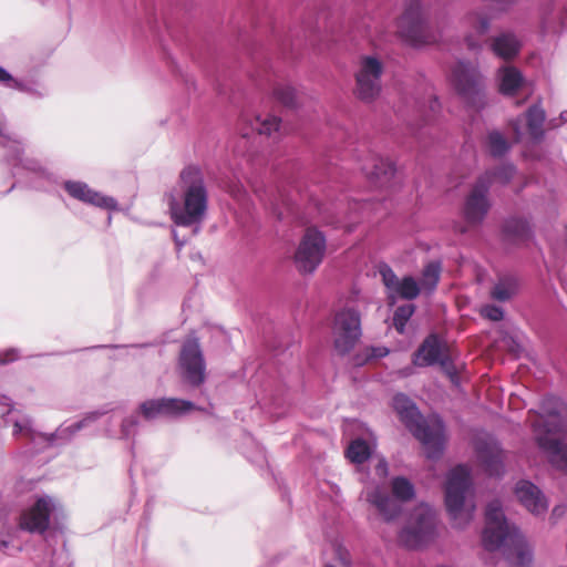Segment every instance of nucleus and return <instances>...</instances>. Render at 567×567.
<instances>
[{
    "instance_id": "7ed1b4c3",
    "label": "nucleus",
    "mask_w": 567,
    "mask_h": 567,
    "mask_svg": "<svg viewBox=\"0 0 567 567\" xmlns=\"http://www.w3.org/2000/svg\"><path fill=\"white\" fill-rule=\"evenodd\" d=\"M168 207L177 226L202 224L208 207V192L199 167L189 165L181 172L177 194L169 195Z\"/></svg>"
},
{
    "instance_id": "423d86ee",
    "label": "nucleus",
    "mask_w": 567,
    "mask_h": 567,
    "mask_svg": "<svg viewBox=\"0 0 567 567\" xmlns=\"http://www.w3.org/2000/svg\"><path fill=\"white\" fill-rule=\"evenodd\" d=\"M103 413L91 412L82 420L72 424H62L52 434L37 432L32 426V421L28 416H22L13 423L12 434L16 439H25L34 447L40 449L42 445H55L69 441L72 435L94 423Z\"/></svg>"
},
{
    "instance_id": "4d7b16f0",
    "label": "nucleus",
    "mask_w": 567,
    "mask_h": 567,
    "mask_svg": "<svg viewBox=\"0 0 567 567\" xmlns=\"http://www.w3.org/2000/svg\"><path fill=\"white\" fill-rule=\"evenodd\" d=\"M457 231L461 233V234H465L467 231V229H466L465 226H458L457 227Z\"/></svg>"
},
{
    "instance_id": "de8ad7c7",
    "label": "nucleus",
    "mask_w": 567,
    "mask_h": 567,
    "mask_svg": "<svg viewBox=\"0 0 567 567\" xmlns=\"http://www.w3.org/2000/svg\"><path fill=\"white\" fill-rule=\"evenodd\" d=\"M566 513V506L565 505H557L551 511V519L557 520Z\"/></svg>"
},
{
    "instance_id": "72a5a7b5",
    "label": "nucleus",
    "mask_w": 567,
    "mask_h": 567,
    "mask_svg": "<svg viewBox=\"0 0 567 567\" xmlns=\"http://www.w3.org/2000/svg\"><path fill=\"white\" fill-rule=\"evenodd\" d=\"M441 276V265L437 261L429 262L423 271L421 285L429 293L433 292L439 284Z\"/></svg>"
},
{
    "instance_id": "c756f323",
    "label": "nucleus",
    "mask_w": 567,
    "mask_h": 567,
    "mask_svg": "<svg viewBox=\"0 0 567 567\" xmlns=\"http://www.w3.org/2000/svg\"><path fill=\"white\" fill-rule=\"evenodd\" d=\"M420 295V286L411 276H405L399 280L395 288L389 295V299L394 300L396 297L405 300H413Z\"/></svg>"
},
{
    "instance_id": "3c124183",
    "label": "nucleus",
    "mask_w": 567,
    "mask_h": 567,
    "mask_svg": "<svg viewBox=\"0 0 567 567\" xmlns=\"http://www.w3.org/2000/svg\"><path fill=\"white\" fill-rule=\"evenodd\" d=\"M439 109H440V103H439V101H437L435 97H433V99L431 100V102H430V110H431L433 113H435Z\"/></svg>"
},
{
    "instance_id": "4be33fe9",
    "label": "nucleus",
    "mask_w": 567,
    "mask_h": 567,
    "mask_svg": "<svg viewBox=\"0 0 567 567\" xmlns=\"http://www.w3.org/2000/svg\"><path fill=\"white\" fill-rule=\"evenodd\" d=\"M445 353V344L436 334L432 333L424 339L413 354L412 362L416 367H432L437 364Z\"/></svg>"
},
{
    "instance_id": "37998d69",
    "label": "nucleus",
    "mask_w": 567,
    "mask_h": 567,
    "mask_svg": "<svg viewBox=\"0 0 567 567\" xmlns=\"http://www.w3.org/2000/svg\"><path fill=\"white\" fill-rule=\"evenodd\" d=\"M437 364L441 365L442 370L450 377L451 380L456 378V368L454 367L447 353L442 357Z\"/></svg>"
},
{
    "instance_id": "1a4fd4ad",
    "label": "nucleus",
    "mask_w": 567,
    "mask_h": 567,
    "mask_svg": "<svg viewBox=\"0 0 567 567\" xmlns=\"http://www.w3.org/2000/svg\"><path fill=\"white\" fill-rule=\"evenodd\" d=\"M435 525L434 511L422 504L412 513L410 522L399 535V540L408 548H421L433 539Z\"/></svg>"
},
{
    "instance_id": "49530a36",
    "label": "nucleus",
    "mask_w": 567,
    "mask_h": 567,
    "mask_svg": "<svg viewBox=\"0 0 567 567\" xmlns=\"http://www.w3.org/2000/svg\"><path fill=\"white\" fill-rule=\"evenodd\" d=\"M375 474L383 478L388 475V463L384 458H380L378 464L375 465Z\"/></svg>"
},
{
    "instance_id": "09e8293b",
    "label": "nucleus",
    "mask_w": 567,
    "mask_h": 567,
    "mask_svg": "<svg viewBox=\"0 0 567 567\" xmlns=\"http://www.w3.org/2000/svg\"><path fill=\"white\" fill-rule=\"evenodd\" d=\"M520 123L522 121L519 118H517L515 122H513L512 126H513V130L515 131L516 133V140H519L520 136H522V133H520Z\"/></svg>"
},
{
    "instance_id": "f704fd0d",
    "label": "nucleus",
    "mask_w": 567,
    "mask_h": 567,
    "mask_svg": "<svg viewBox=\"0 0 567 567\" xmlns=\"http://www.w3.org/2000/svg\"><path fill=\"white\" fill-rule=\"evenodd\" d=\"M487 148L492 156L501 157L509 150V144L505 136L498 131H492L487 135Z\"/></svg>"
},
{
    "instance_id": "393cba45",
    "label": "nucleus",
    "mask_w": 567,
    "mask_h": 567,
    "mask_svg": "<svg viewBox=\"0 0 567 567\" xmlns=\"http://www.w3.org/2000/svg\"><path fill=\"white\" fill-rule=\"evenodd\" d=\"M522 43L514 32L505 31L489 40V48L492 52L503 59L512 60L520 50Z\"/></svg>"
},
{
    "instance_id": "9d476101",
    "label": "nucleus",
    "mask_w": 567,
    "mask_h": 567,
    "mask_svg": "<svg viewBox=\"0 0 567 567\" xmlns=\"http://www.w3.org/2000/svg\"><path fill=\"white\" fill-rule=\"evenodd\" d=\"M452 83L458 95L474 109L484 105L483 76L475 65L458 61L452 70Z\"/></svg>"
},
{
    "instance_id": "bf43d9fd",
    "label": "nucleus",
    "mask_w": 567,
    "mask_h": 567,
    "mask_svg": "<svg viewBox=\"0 0 567 567\" xmlns=\"http://www.w3.org/2000/svg\"><path fill=\"white\" fill-rule=\"evenodd\" d=\"M411 373V368H406L402 371L403 375H409Z\"/></svg>"
},
{
    "instance_id": "e2e57ef3",
    "label": "nucleus",
    "mask_w": 567,
    "mask_h": 567,
    "mask_svg": "<svg viewBox=\"0 0 567 567\" xmlns=\"http://www.w3.org/2000/svg\"><path fill=\"white\" fill-rule=\"evenodd\" d=\"M50 567H54V564H53V561H51V563H50Z\"/></svg>"
},
{
    "instance_id": "412c9836",
    "label": "nucleus",
    "mask_w": 567,
    "mask_h": 567,
    "mask_svg": "<svg viewBox=\"0 0 567 567\" xmlns=\"http://www.w3.org/2000/svg\"><path fill=\"white\" fill-rule=\"evenodd\" d=\"M0 83L20 91L31 99L41 100L49 95V89L37 78L14 79L4 68L0 66Z\"/></svg>"
},
{
    "instance_id": "20e7f679",
    "label": "nucleus",
    "mask_w": 567,
    "mask_h": 567,
    "mask_svg": "<svg viewBox=\"0 0 567 567\" xmlns=\"http://www.w3.org/2000/svg\"><path fill=\"white\" fill-rule=\"evenodd\" d=\"M392 405L406 429L424 445L429 458H437L445 443V425L439 415L423 417L415 403L405 394L393 396Z\"/></svg>"
},
{
    "instance_id": "cd10ccee",
    "label": "nucleus",
    "mask_w": 567,
    "mask_h": 567,
    "mask_svg": "<svg viewBox=\"0 0 567 567\" xmlns=\"http://www.w3.org/2000/svg\"><path fill=\"white\" fill-rule=\"evenodd\" d=\"M543 28L546 33H558L567 31V8L546 9V13L543 18Z\"/></svg>"
},
{
    "instance_id": "79ce46f5",
    "label": "nucleus",
    "mask_w": 567,
    "mask_h": 567,
    "mask_svg": "<svg viewBox=\"0 0 567 567\" xmlns=\"http://www.w3.org/2000/svg\"><path fill=\"white\" fill-rule=\"evenodd\" d=\"M482 315L492 321H499L504 317V311L498 306L487 305L482 309Z\"/></svg>"
},
{
    "instance_id": "c85d7f7f",
    "label": "nucleus",
    "mask_w": 567,
    "mask_h": 567,
    "mask_svg": "<svg viewBox=\"0 0 567 567\" xmlns=\"http://www.w3.org/2000/svg\"><path fill=\"white\" fill-rule=\"evenodd\" d=\"M527 128L529 135L535 142H540L544 137L543 125L545 122V111L539 104H534L526 112Z\"/></svg>"
},
{
    "instance_id": "4468645a",
    "label": "nucleus",
    "mask_w": 567,
    "mask_h": 567,
    "mask_svg": "<svg viewBox=\"0 0 567 567\" xmlns=\"http://www.w3.org/2000/svg\"><path fill=\"white\" fill-rule=\"evenodd\" d=\"M59 507V503L51 496L42 495L35 498L34 504L20 515V527L30 533H44L50 524V516Z\"/></svg>"
},
{
    "instance_id": "f257e3e1",
    "label": "nucleus",
    "mask_w": 567,
    "mask_h": 567,
    "mask_svg": "<svg viewBox=\"0 0 567 567\" xmlns=\"http://www.w3.org/2000/svg\"><path fill=\"white\" fill-rule=\"evenodd\" d=\"M528 421L538 447L555 467L567 473V444L556 437L567 430V404L557 396H545L539 411H529Z\"/></svg>"
},
{
    "instance_id": "39448f33",
    "label": "nucleus",
    "mask_w": 567,
    "mask_h": 567,
    "mask_svg": "<svg viewBox=\"0 0 567 567\" xmlns=\"http://www.w3.org/2000/svg\"><path fill=\"white\" fill-rule=\"evenodd\" d=\"M445 506L452 524L464 528L474 516L473 484L471 471L466 465L452 468L445 483Z\"/></svg>"
},
{
    "instance_id": "864d4df0",
    "label": "nucleus",
    "mask_w": 567,
    "mask_h": 567,
    "mask_svg": "<svg viewBox=\"0 0 567 567\" xmlns=\"http://www.w3.org/2000/svg\"><path fill=\"white\" fill-rule=\"evenodd\" d=\"M174 240L178 249H181L185 245V240H181L176 233H174Z\"/></svg>"
},
{
    "instance_id": "dca6fc26",
    "label": "nucleus",
    "mask_w": 567,
    "mask_h": 567,
    "mask_svg": "<svg viewBox=\"0 0 567 567\" xmlns=\"http://www.w3.org/2000/svg\"><path fill=\"white\" fill-rule=\"evenodd\" d=\"M179 365L182 375L188 384L198 386L205 381L206 364L197 341L184 343L179 355Z\"/></svg>"
},
{
    "instance_id": "ddd939ff",
    "label": "nucleus",
    "mask_w": 567,
    "mask_h": 567,
    "mask_svg": "<svg viewBox=\"0 0 567 567\" xmlns=\"http://www.w3.org/2000/svg\"><path fill=\"white\" fill-rule=\"evenodd\" d=\"M491 174L483 173L473 184L463 207L465 221L471 226H478L485 219L491 209L492 202L488 197L491 189Z\"/></svg>"
},
{
    "instance_id": "c03bdc74",
    "label": "nucleus",
    "mask_w": 567,
    "mask_h": 567,
    "mask_svg": "<svg viewBox=\"0 0 567 567\" xmlns=\"http://www.w3.org/2000/svg\"><path fill=\"white\" fill-rule=\"evenodd\" d=\"M19 352L17 349H8L0 351V364H7L19 359Z\"/></svg>"
},
{
    "instance_id": "6e6552de",
    "label": "nucleus",
    "mask_w": 567,
    "mask_h": 567,
    "mask_svg": "<svg viewBox=\"0 0 567 567\" xmlns=\"http://www.w3.org/2000/svg\"><path fill=\"white\" fill-rule=\"evenodd\" d=\"M400 37L412 47H422L434 43L436 33L432 30L429 20L421 8V2H409L398 21Z\"/></svg>"
},
{
    "instance_id": "f3484780",
    "label": "nucleus",
    "mask_w": 567,
    "mask_h": 567,
    "mask_svg": "<svg viewBox=\"0 0 567 567\" xmlns=\"http://www.w3.org/2000/svg\"><path fill=\"white\" fill-rule=\"evenodd\" d=\"M63 188L70 197L85 205L110 212L120 209L118 203L114 197L93 189L85 182L69 179L63 183Z\"/></svg>"
},
{
    "instance_id": "6ab92c4d",
    "label": "nucleus",
    "mask_w": 567,
    "mask_h": 567,
    "mask_svg": "<svg viewBox=\"0 0 567 567\" xmlns=\"http://www.w3.org/2000/svg\"><path fill=\"white\" fill-rule=\"evenodd\" d=\"M477 458L491 476H501L504 473V451L492 436L478 439L475 443Z\"/></svg>"
},
{
    "instance_id": "5701e85b",
    "label": "nucleus",
    "mask_w": 567,
    "mask_h": 567,
    "mask_svg": "<svg viewBox=\"0 0 567 567\" xmlns=\"http://www.w3.org/2000/svg\"><path fill=\"white\" fill-rule=\"evenodd\" d=\"M365 176L375 185L384 186L393 177L395 167L389 159L378 155H371V158L361 166Z\"/></svg>"
},
{
    "instance_id": "2f4dec72",
    "label": "nucleus",
    "mask_w": 567,
    "mask_h": 567,
    "mask_svg": "<svg viewBox=\"0 0 567 567\" xmlns=\"http://www.w3.org/2000/svg\"><path fill=\"white\" fill-rule=\"evenodd\" d=\"M162 402L164 416H181L196 409L195 404L188 400L162 398Z\"/></svg>"
},
{
    "instance_id": "13d9d810",
    "label": "nucleus",
    "mask_w": 567,
    "mask_h": 567,
    "mask_svg": "<svg viewBox=\"0 0 567 567\" xmlns=\"http://www.w3.org/2000/svg\"><path fill=\"white\" fill-rule=\"evenodd\" d=\"M9 401H10V399H9V398H7V396H2V398L0 399V403H1V404H8V402H9Z\"/></svg>"
},
{
    "instance_id": "8fccbe9b",
    "label": "nucleus",
    "mask_w": 567,
    "mask_h": 567,
    "mask_svg": "<svg viewBox=\"0 0 567 567\" xmlns=\"http://www.w3.org/2000/svg\"><path fill=\"white\" fill-rule=\"evenodd\" d=\"M373 351H374L373 352V357L381 358V357H384V355L388 354V349L386 348H378V349H374Z\"/></svg>"
},
{
    "instance_id": "a18cd8bd",
    "label": "nucleus",
    "mask_w": 567,
    "mask_h": 567,
    "mask_svg": "<svg viewBox=\"0 0 567 567\" xmlns=\"http://www.w3.org/2000/svg\"><path fill=\"white\" fill-rule=\"evenodd\" d=\"M228 192L238 200L243 199L246 195V189L244 188V185L241 183L230 185L228 187Z\"/></svg>"
},
{
    "instance_id": "2eb2a0df",
    "label": "nucleus",
    "mask_w": 567,
    "mask_h": 567,
    "mask_svg": "<svg viewBox=\"0 0 567 567\" xmlns=\"http://www.w3.org/2000/svg\"><path fill=\"white\" fill-rule=\"evenodd\" d=\"M382 64L374 56H364L357 73V94L363 101H372L381 90Z\"/></svg>"
},
{
    "instance_id": "5fc2aeb1",
    "label": "nucleus",
    "mask_w": 567,
    "mask_h": 567,
    "mask_svg": "<svg viewBox=\"0 0 567 567\" xmlns=\"http://www.w3.org/2000/svg\"><path fill=\"white\" fill-rule=\"evenodd\" d=\"M249 184H250V187L252 188V190H254V192L259 196V198H260L261 200H265V199H264V197H262V195L260 194V189H259V187H258V186H256L255 184L250 183V182H249Z\"/></svg>"
},
{
    "instance_id": "603ef678",
    "label": "nucleus",
    "mask_w": 567,
    "mask_h": 567,
    "mask_svg": "<svg viewBox=\"0 0 567 567\" xmlns=\"http://www.w3.org/2000/svg\"><path fill=\"white\" fill-rule=\"evenodd\" d=\"M560 125H563V123H560L559 117L558 118H551V120L548 121L549 128H557Z\"/></svg>"
},
{
    "instance_id": "a19ab883",
    "label": "nucleus",
    "mask_w": 567,
    "mask_h": 567,
    "mask_svg": "<svg viewBox=\"0 0 567 567\" xmlns=\"http://www.w3.org/2000/svg\"><path fill=\"white\" fill-rule=\"evenodd\" d=\"M379 272L382 277V281H383L385 288L388 289V296H389L392 292V290L395 288V286L398 285L400 279L394 274L392 268L386 264H382L379 266Z\"/></svg>"
},
{
    "instance_id": "052dcab7",
    "label": "nucleus",
    "mask_w": 567,
    "mask_h": 567,
    "mask_svg": "<svg viewBox=\"0 0 567 567\" xmlns=\"http://www.w3.org/2000/svg\"><path fill=\"white\" fill-rule=\"evenodd\" d=\"M8 547V543L4 540H0V549Z\"/></svg>"
},
{
    "instance_id": "7c9ffc66",
    "label": "nucleus",
    "mask_w": 567,
    "mask_h": 567,
    "mask_svg": "<svg viewBox=\"0 0 567 567\" xmlns=\"http://www.w3.org/2000/svg\"><path fill=\"white\" fill-rule=\"evenodd\" d=\"M518 289L517 280L514 277L505 276L498 279L491 291L493 299L497 301L509 300Z\"/></svg>"
},
{
    "instance_id": "0eeeda50",
    "label": "nucleus",
    "mask_w": 567,
    "mask_h": 567,
    "mask_svg": "<svg viewBox=\"0 0 567 567\" xmlns=\"http://www.w3.org/2000/svg\"><path fill=\"white\" fill-rule=\"evenodd\" d=\"M391 488L394 497L380 487L365 491L367 502L377 508L385 522L395 519L402 512L401 503L411 501L415 495L413 484L402 476L392 480Z\"/></svg>"
},
{
    "instance_id": "a211bd4d",
    "label": "nucleus",
    "mask_w": 567,
    "mask_h": 567,
    "mask_svg": "<svg viewBox=\"0 0 567 567\" xmlns=\"http://www.w3.org/2000/svg\"><path fill=\"white\" fill-rule=\"evenodd\" d=\"M502 3L503 2H494L466 17L465 23L471 29V33L467 34L465 40L470 50H478L481 48L480 42L474 39V34L481 37L489 31L492 22L497 20L504 11V9L498 6Z\"/></svg>"
},
{
    "instance_id": "473e14b6",
    "label": "nucleus",
    "mask_w": 567,
    "mask_h": 567,
    "mask_svg": "<svg viewBox=\"0 0 567 567\" xmlns=\"http://www.w3.org/2000/svg\"><path fill=\"white\" fill-rule=\"evenodd\" d=\"M371 455V450L369 444L362 439L353 440L347 451L346 456L355 464L364 463Z\"/></svg>"
},
{
    "instance_id": "0e129e2a",
    "label": "nucleus",
    "mask_w": 567,
    "mask_h": 567,
    "mask_svg": "<svg viewBox=\"0 0 567 567\" xmlns=\"http://www.w3.org/2000/svg\"><path fill=\"white\" fill-rule=\"evenodd\" d=\"M327 567H334V566L328 565Z\"/></svg>"
},
{
    "instance_id": "a878e982",
    "label": "nucleus",
    "mask_w": 567,
    "mask_h": 567,
    "mask_svg": "<svg viewBox=\"0 0 567 567\" xmlns=\"http://www.w3.org/2000/svg\"><path fill=\"white\" fill-rule=\"evenodd\" d=\"M503 234L506 240L515 244L527 241L530 236V226L526 219L512 217L505 220Z\"/></svg>"
},
{
    "instance_id": "e433bc0d",
    "label": "nucleus",
    "mask_w": 567,
    "mask_h": 567,
    "mask_svg": "<svg viewBox=\"0 0 567 567\" xmlns=\"http://www.w3.org/2000/svg\"><path fill=\"white\" fill-rule=\"evenodd\" d=\"M140 413L145 420H154L157 416H164V405L162 399H153L143 402L140 405Z\"/></svg>"
},
{
    "instance_id": "9b49d317",
    "label": "nucleus",
    "mask_w": 567,
    "mask_h": 567,
    "mask_svg": "<svg viewBox=\"0 0 567 567\" xmlns=\"http://www.w3.org/2000/svg\"><path fill=\"white\" fill-rule=\"evenodd\" d=\"M361 337V316L353 307H346L334 317L333 342L339 354L350 352Z\"/></svg>"
},
{
    "instance_id": "aec40b11",
    "label": "nucleus",
    "mask_w": 567,
    "mask_h": 567,
    "mask_svg": "<svg viewBox=\"0 0 567 567\" xmlns=\"http://www.w3.org/2000/svg\"><path fill=\"white\" fill-rule=\"evenodd\" d=\"M515 494L520 504L533 515L543 516L548 509V501L544 493L529 481H519Z\"/></svg>"
},
{
    "instance_id": "f8f14e48",
    "label": "nucleus",
    "mask_w": 567,
    "mask_h": 567,
    "mask_svg": "<svg viewBox=\"0 0 567 567\" xmlns=\"http://www.w3.org/2000/svg\"><path fill=\"white\" fill-rule=\"evenodd\" d=\"M326 252V237L316 228H308L295 254V265L301 274H312Z\"/></svg>"
},
{
    "instance_id": "ea45409f",
    "label": "nucleus",
    "mask_w": 567,
    "mask_h": 567,
    "mask_svg": "<svg viewBox=\"0 0 567 567\" xmlns=\"http://www.w3.org/2000/svg\"><path fill=\"white\" fill-rule=\"evenodd\" d=\"M138 426H140L138 413L131 414V415L126 416L122 421V424H121V436L123 439L133 437L137 433Z\"/></svg>"
},
{
    "instance_id": "bb28decb",
    "label": "nucleus",
    "mask_w": 567,
    "mask_h": 567,
    "mask_svg": "<svg viewBox=\"0 0 567 567\" xmlns=\"http://www.w3.org/2000/svg\"><path fill=\"white\" fill-rule=\"evenodd\" d=\"M499 91L504 95H513L523 84V74L515 66H503L498 70Z\"/></svg>"
},
{
    "instance_id": "4c0bfd02",
    "label": "nucleus",
    "mask_w": 567,
    "mask_h": 567,
    "mask_svg": "<svg viewBox=\"0 0 567 567\" xmlns=\"http://www.w3.org/2000/svg\"><path fill=\"white\" fill-rule=\"evenodd\" d=\"M414 310L415 308L413 305H403L395 309L393 315V324L399 333L404 332L405 324L414 313Z\"/></svg>"
},
{
    "instance_id": "680f3d73",
    "label": "nucleus",
    "mask_w": 567,
    "mask_h": 567,
    "mask_svg": "<svg viewBox=\"0 0 567 567\" xmlns=\"http://www.w3.org/2000/svg\"><path fill=\"white\" fill-rule=\"evenodd\" d=\"M271 205L274 206V209H277V204L271 202Z\"/></svg>"
},
{
    "instance_id": "6e6d98bb",
    "label": "nucleus",
    "mask_w": 567,
    "mask_h": 567,
    "mask_svg": "<svg viewBox=\"0 0 567 567\" xmlns=\"http://www.w3.org/2000/svg\"><path fill=\"white\" fill-rule=\"evenodd\" d=\"M559 121L560 123H566L567 122V111H563L559 115Z\"/></svg>"
},
{
    "instance_id": "b1692460",
    "label": "nucleus",
    "mask_w": 567,
    "mask_h": 567,
    "mask_svg": "<svg viewBox=\"0 0 567 567\" xmlns=\"http://www.w3.org/2000/svg\"><path fill=\"white\" fill-rule=\"evenodd\" d=\"M244 122H246L250 131L244 128L241 132V141L247 142L250 133L256 132L258 135H267L272 136L274 138H277V136L280 135V120L276 116L271 115H256L254 118H244Z\"/></svg>"
},
{
    "instance_id": "c9c22d12",
    "label": "nucleus",
    "mask_w": 567,
    "mask_h": 567,
    "mask_svg": "<svg viewBox=\"0 0 567 567\" xmlns=\"http://www.w3.org/2000/svg\"><path fill=\"white\" fill-rule=\"evenodd\" d=\"M275 99L286 107H296L298 96L293 87L287 84H278L274 89Z\"/></svg>"
},
{
    "instance_id": "58836bf2",
    "label": "nucleus",
    "mask_w": 567,
    "mask_h": 567,
    "mask_svg": "<svg viewBox=\"0 0 567 567\" xmlns=\"http://www.w3.org/2000/svg\"><path fill=\"white\" fill-rule=\"evenodd\" d=\"M484 173L491 174V186L496 182L505 185L513 178L515 174V167L513 165L506 164L494 169H487Z\"/></svg>"
},
{
    "instance_id": "f03ea898",
    "label": "nucleus",
    "mask_w": 567,
    "mask_h": 567,
    "mask_svg": "<svg viewBox=\"0 0 567 567\" xmlns=\"http://www.w3.org/2000/svg\"><path fill=\"white\" fill-rule=\"evenodd\" d=\"M483 545L487 550L503 549L506 559L516 567H529L533 550L516 526L509 524L498 499L489 502L485 511Z\"/></svg>"
}]
</instances>
